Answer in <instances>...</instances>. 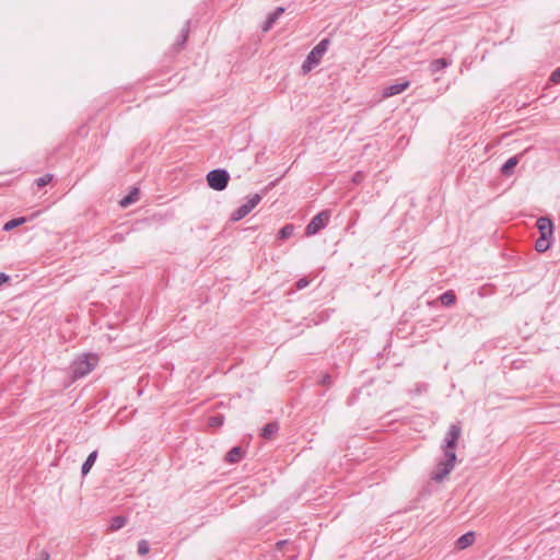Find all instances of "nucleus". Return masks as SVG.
I'll use <instances>...</instances> for the list:
<instances>
[{
	"mask_svg": "<svg viewBox=\"0 0 560 560\" xmlns=\"http://www.w3.org/2000/svg\"><path fill=\"white\" fill-rule=\"evenodd\" d=\"M279 431V424L277 422H269L261 429L260 436L265 440H272Z\"/></svg>",
	"mask_w": 560,
	"mask_h": 560,
	"instance_id": "2eb2a0df",
	"label": "nucleus"
},
{
	"mask_svg": "<svg viewBox=\"0 0 560 560\" xmlns=\"http://www.w3.org/2000/svg\"><path fill=\"white\" fill-rule=\"evenodd\" d=\"M550 247V237L539 236L535 242V249L538 253H545Z\"/></svg>",
	"mask_w": 560,
	"mask_h": 560,
	"instance_id": "6ab92c4d",
	"label": "nucleus"
},
{
	"mask_svg": "<svg viewBox=\"0 0 560 560\" xmlns=\"http://www.w3.org/2000/svg\"><path fill=\"white\" fill-rule=\"evenodd\" d=\"M537 229L540 233V236L551 237L553 233V222L547 218L541 217L536 222Z\"/></svg>",
	"mask_w": 560,
	"mask_h": 560,
	"instance_id": "6e6552de",
	"label": "nucleus"
},
{
	"mask_svg": "<svg viewBox=\"0 0 560 560\" xmlns=\"http://www.w3.org/2000/svg\"><path fill=\"white\" fill-rule=\"evenodd\" d=\"M308 283H310L308 279L304 277L296 281L295 288L298 290H302V289L306 288L308 285Z\"/></svg>",
	"mask_w": 560,
	"mask_h": 560,
	"instance_id": "c756f323",
	"label": "nucleus"
},
{
	"mask_svg": "<svg viewBox=\"0 0 560 560\" xmlns=\"http://www.w3.org/2000/svg\"><path fill=\"white\" fill-rule=\"evenodd\" d=\"M126 523H127V518L125 516H122V515L114 516L110 520L109 529L113 532L118 530L121 527H124L126 525Z\"/></svg>",
	"mask_w": 560,
	"mask_h": 560,
	"instance_id": "aec40b11",
	"label": "nucleus"
},
{
	"mask_svg": "<svg viewBox=\"0 0 560 560\" xmlns=\"http://www.w3.org/2000/svg\"><path fill=\"white\" fill-rule=\"evenodd\" d=\"M139 194L138 188H132V190L119 201L120 206L126 208L136 202L139 199Z\"/></svg>",
	"mask_w": 560,
	"mask_h": 560,
	"instance_id": "a211bd4d",
	"label": "nucleus"
},
{
	"mask_svg": "<svg viewBox=\"0 0 560 560\" xmlns=\"http://www.w3.org/2000/svg\"><path fill=\"white\" fill-rule=\"evenodd\" d=\"M38 560H49V552L43 550Z\"/></svg>",
	"mask_w": 560,
	"mask_h": 560,
	"instance_id": "473e14b6",
	"label": "nucleus"
},
{
	"mask_svg": "<svg viewBox=\"0 0 560 560\" xmlns=\"http://www.w3.org/2000/svg\"><path fill=\"white\" fill-rule=\"evenodd\" d=\"M475 541V533L474 532H468L464 535H462L457 540H456V547L458 549H465L469 546H471Z\"/></svg>",
	"mask_w": 560,
	"mask_h": 560,
	"instance_id": "dca6fc26",
	"label": "nucleus"
},
{
	"mask_svg": "<svg viewBox=\"0 0 560 560\" xmlns=\"http://www.w3.org/2000/svg\"><path fill=\"white\" fill-rule=\"evenodd\" d=\"M25 221L26 219L24 217L12 219L4 224L3 230L11 231L12 229L23 224Z\"/></svg>",
	"mask_w": 560,
	"mask_h": 560,
	"instance_id": "b1692460",
	"label": "nucleus"
},
{
	"mask_svg": "<svg viewBox=\"0 0 560 560\" xmlns=\"http://www.w3.org/2000/svg\"><path fill=\"white\" fill-rule=\"evenodd\" d=\"M149 551H150L149 542L145 539H141L138 542V553L140 556H145L149 553Z\"/></svg>",
	"mask_w": 560,
	"mask_h": 560,
	"instance_id": "a878e982",
	"label": "nucleus"
},
{
	"mask_svg": "<svg viewBox=\"0 0 560 560\" xmlns=\"http://www.w3.org/2000/svg\"><path fill=\"white\" fill-rule=\"evenodd\" d=\"M224 420L225 418L223 415L217 413L208 418V425L211 428H220L223 425Z\"/></svg>",
	"mask_w": 560,
	"mask_h": 560,
	"instance_id": "5701e85b",
	"label": "nucleus"
},
{
	"mask_svg": "<svg viewBox=\"0 0 560 560\" xmlns=\"http://www.w3.org/2000/svg\"><path fill=\"white\" fill-rule=\"evenodd\" d=\"M552 83L559 84L560 83V67L557 68L550 75L549 79Z\"/></svg>",
	"mask_w": 560,
	"mask_h": 560,
	"instance_id": "c85d7f7f",
	"label": "nucleus"
},
{
	"mask_svg": "<svg viewBox=\"0 0 560 560\" xmlns=\"http://www.w3.org/2000/svg\"><path fill=\"white\" fill-rule=\"evenodd\" d=\"M460 433L462 428L458 423L451 424L445 434L442 448H456Z\"/></svg>",
	"mask_w": 560,
	"mask_h": 560,
	"instance_id": "423d86ee",
	"label": "nucleus"
},
{
	"mask_svg": "<svg viewBox=\"0 0 560 560\" xmlns=\"http://www.w3.org/2000/svg\"><path fill=\"white\" fill-rule=\"evenodd\" d=\"M456 302V294L453 290H448L441 294L438 300L433 302V304L440 303L443 306H452Z\"/></svg>",
	"mask_w": 560,
	"mask_h": 560,
	"instance_id": "f8f14e48",
	"label": "nucleus"
},
{
	"mask_svg": "<svg viewBox=\"0 0 560 560\" xmlns=\"http://www.w3.org/2000/svg\"><path fill=\"white\" fill-rule=\"evenodd\" d=\"M188 35H189V21L186 22L184 28L182 30L176 43L174 44V51L175 52H178L179 50H182L184 48V46L186 45V42L188 39Z\"/></svg>",
	"mask_w": 560,
	"mask_h": 560,
	"instance_id": "9b49d317",
	"label": "nucleus"
},
{
	"mask_svg": "<svg viewBox=\"0 0 560 560\" xmlns=\"http://www.w3.org/2000/svg\"><path fill=\"white\" fill-rule=\"evenodd\" d=\"M245 456V450L242 446L232 447L225 455L224 460L229 464L240 463Z\"/></svg>",
	"mask_w": 560,
	"mask_h": 560,
	"instance_id": "1a4fd4ad",
	"label": "nucleus"
},
{
	"mask_svg": "<svg viewBox=\"0 0 560 560\" xmlns=\"http://www.w3.org/2000/svg\"><path fill=\"white\" fill-rule=\"evenodd\" d=\"M96 458H97V451H93L92 453L89 454V456L86 457L85 462L82 464V467H81L82 476H85L90 472Z\"/></svg>",
	"mask_w": 560,
	"mask_h": 560,
	"instance_id": "f3484780",
	"label": "nucleus"
},
{
	"mask_svg": "<svg viewBox=\"0 0 560 560\" xmlns=\"http://www.w3.org/2000/svg\"><path fill=\"white\" fill-rule=\"evenodd\" d=\"M261 200V196L259 194L253 195L246 203L238 207L231 214V221L236 222L245 218Z\"/></svg>",
	"mask_w": 560,
	"mask_h": 560,
	"instance_id": "39448f33",
	"label": "nucleus"
},
{
	"mask_svg": "<svg viewBox=\"0 0 560 560\" xmlns=\"http://www.w3.org/2000/svg\"><path fill=\"white\" fill-rule=\"evenodd\" d=\"M230 174L226 170L217 168L207 174V182L210 188L221 191L226 188Z\"/></svg>",
	"mask_w": 560,
	"mask_h": 560,
	"instance_id": "7ed1b4c3",
	"label": "nucleus"
},
{
	"mask_svg": "<svg viewBox=\"0 0 560 560\" xmlns=\"http://www.w3.org/2000/svg\"><path fill=\"white\" fill-rule=\"evenodd\" d=\"M455 465L448 463L446 459H441L435 471L432 474V480L436 482H441L445 479V477L453 470Z\"/></svg>",
	"mask_w": 560,
	"mask_h": 560,
	"instance_id": "0eeeda50",
	"label": "nucleus"
},
{
	"mask_svg": "<svg viewBox=\"0 0 560 560\" xmlns=\"http://www.w3.org/2000/svg\"><path fill=\"white\" fill-rule=\"evenodd\" d=\"M9 276L3 273V272H0V285L3 284L4 282L9 281Z\"/></svg>",
	"mask_w": 560,
	"mask_h": 560,
	"instance_id": "2f4dec72",
	"label": "nucleus"
},
{
	"mask_svg": "<svg viewBox=\"0 0 560 560\" xmlns=\"http://www.w3.org/2000/svg\"><path fill=\"white\" fill-rule=\"evenodd\" d=\"M52 180L51 174H45L44 176L36 179V185L38 188H42L46 185H48Z\"/></svg>",
	"mask_w": 560,
	"mask_h": 560,
	"instance_id": "bb28decb",
	"label": "nucleus"
},
{
	"mask_svg": "<svg viewBox=\"0 0 560 560\" xmlns=\"http://www.w3.org/2000/svg\"><path fill=\"white\" fill-rule=\"evenodd\" d=\"M98 363L95 353H83L71 363V373L74 378H81L92 372Z\"/></svg>",
	"mask_w": 560,
	"mask_h": 560,
	"instance_id": "f257e3e1",
	"label": "nucleus"
},
{
	"mask_svg": "<svg viewBox=\"0 0 560 560\" xmlns=\"http://www.w3.org/2000/svg\"><path fill=\"white\" fill-rule=\"evenodd\" d=\"M318 384L329 387L331 385V376L329 374H323L318 381Z\"/></svg>",
	"mask_w": 560,
	"mask_h": 560,
	"instance_id": "cd10ccee",
	"label": "nucleus"
},
{
	"mask_svg": "<svg viewBox=\"0 0 560 560\" xmlns=\"http://www.w3.org/2000/svg\"><path fill=\"white\" fill-rule=\"evenodd\" d=\"M329 218V211H322L317 213L306 225L305 234L307 236H311L318 233L322 229H324L327 225Z\"/></svg>",
	"mask_w": 560,
	"mask_h": 560,
	"instance_id": "20e7f679",
	"label": "nucleus"
},
{
	"mask_svg": "<svg viewBox=\"0 0 560 560\" xmlns=\"http://www.w3.org/2000/svg\"><path fill=\"white\" fill-rule=\"evenodd\" d=\"M283 12L284 8L282 7H278L273 12H271L262 25V31H269Z\"/></svg>",
	"mask_w": 560,
	"mask_h": 560,
	"instance_id": "4468645a",
	"label": "nucleus"
},
{
	"mask_svg": "<svg viewBox=\"0 0 560 560\" xmlns=\"http://www.w3.org/2000/svg\"><path fill=\"white\" fill-rule=\"evenodd\" d=\"M448 65L450 63L445 58H439V59H434L430 63V69L433 73H435V72H439V71L445 69Z\"/></svg>",
	"mask_w": 560,
	"mask_h": 560,
	"instance_id": "412c9836",
	"label": "nucleus"
},
{
	"mask_svg": "<svg viewBox=\"0 0 560 560\" xmlns=\"http://www.w3.org/2000/svg\"><path fill=\"white\" fill-rule=\"evenodd\" d=\"M442 450H443V454H444L443 459H446L448 463L455 465L456 464L455 448H442Z\"/></svg>",
	"mask_w": 560,
	"mask_h": 560,
	"instance_id": "393cba45",
	"label": "nucleus"
},
{
	"mask_svg": "<svg viewBox=\"0 0 560 560\" xmlns=\"http://www.w3.org/2000/svg\"><path fill=\"white\" fill-rule=\"evenodd\" d=\"M284 542H285V541H279L277 545H278V546H281V545H283Z\"/></svg>",
	"mask_w": 560,
	"mask_h": 560,
	"instance_id": "72a5a7b5",
	"label": "nucleus"
},
{
	"mask_svg": "<svg viewBox=\"0 0 560 560\" xmlns=\"http://www.w3.org/2000/svg\"><path fill=\"white\" fill-rule=\"evenodd\" d=\"M520 156L521 155H514L512 158H510L501 167V173L502 175L509 177L511 176L513 173H514V168L515 166L518 164L520 162Z\"/></svg>",
	"mask_w": 560,
	"mask_h": 560,
	"instance_id": "ddd939ff",
	"label": "nucleus"
},
{
	"mask_svg": "<svg viewBox=\"0 0 560 560\" xmlns=\"http://www.w3.org/2000/svg\"><path fill=\"white\" fill-rule=\"evenodd\" d=\"M363 179H364V175L362 172H357L352 177V182L355 184H360Z\"/></svg>",
	"mask_w": 560,
	"mask_h": 560,
	"instance_id": "7c9ffc66",
	"label": "nucleus"
},
{
	"mask_svg": "<svg viewBox=\"0 0 560 560\" xmlns=\"http://www.w3.org/2000/svg\"><path fill=\"white\" fill-rule=\"evenodd\" d=\"M329 45V39L324 38L320 40L307 55L305 61L302 65L304 73L310 72L315 66L320 62L323 55L326 52Z\"/></svg>",
	"mask_w": 560,
	"mask_h": 560,
	"instance_id": "f03ea898",
	"label": "nucleus"
},
{
	"mask_svg": "<svg viewBox=\"0 0 560 560\" xmlns=\"http://www.w3.org/2000/svg\"><path fill=\"white\" fill-rule=\"evenodd\" d=\"M409 85H410L409 81L392 84L384 89L383 96L390 97V96L397 95V94L404 92L406 89H408Z\"/></svg>",
	"mask_w": 560,
	"mask_h": 560,
	"instance_id": "9d476101",
	"label": "nucleus"
},
{
	"mask_svg": "<svg viewBox=\"0 0 560 560\" xmlns=\"http://www.w3.org/2000/svg\"><path fill=\"white\" fill-rule=\"evenodd\" d=\"M294 232V225L293 224H285L283 228L280 229L278 232V238L279 240H288L293 235Z\"/></svg>",
	"mask_w": 560,
	"mask_h": 560,
	"instance_id": "4be33fe9",
	"label": "nucleus"
}]
</instances>
